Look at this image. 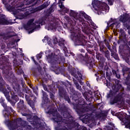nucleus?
<instances>
[{
  "label": "nucleus",
  "mask_w": 130,
  "mask_h": 130,
  "mask_svg": "<svg viewBox=\"0 0 130 130\" xmlns=\"http://www.w3.org/2000/svg\"><path fill=\"white\" fill-rule=\"evenodd\" d=\"M11 99L10 100V103L12 106H15L17 101H19V97L16 95V93L14 91L11 92Z\"/></svg>",
  "instance_id": "obj_24"
},
{
  "label": "nucleus",
  "mask_w": 130,
  "mask_h": 130,
  "mask_svg": "<svg viewBox=\"0 0 130 130\" xmlns=\"http://www.w3.org/2000/svg\"><path fill=\"white\" fill-rule=\"evenodd\" d=\"M129 71V68H125L123 69V76H124V74H125V73H126L127 72H128Z\"/></svg>",
  "instance_id": "obj_60"
},
{
  "label": "nucleus",
  "mask_w": 130,
  "mask_h": 130,
  "mask_svg": "<svg viewBox=\"0 0 130 130\" xmlns=\"http://www.w3.org/2000/svg\"><path fill=\"white\" fill-rule=\"evenodd\" d=\"M17 75H19V76H21V75H22L24 74V71L22 69H18L17 71Z\"/></svg>",
  "instance_id": "obj_50"
},
{
  "label": "nucleus",
  "mask_w": 130,
  "mask_h": 130,
  "mask_svg": "<svg viewBox=\"0 0 130 130\" xmlns=\"http://www.w3.org/2000/svg\"><path fill=\"white\" fill-rule=\"evenodd\" d=\"M122 95H123V92H120L118 94L109 98L110 105H114V104H116L118 103V102H120V101H121V99H122Z\"/></svg>",
  "instance_id": "obj_16"
},
{
  "label": "nucleus",
  "mask_w": 130,
  "mask_h": 130,
  "mask_svg": "<svg viewBox=\"0 0 130 130\" xmlns=\"http://www.w3.org/2000/svg\"><path fill=\"white\" fill-rule=\"evenodd\" d=\"M11 12H12L13 14L14 15V16H16V15L19 13V11L15 8H13Z\"/></svg>",
  "instance_id": "obj_55"
},
{
  "label": "nucleus",
  "mask_w": 130,
  "mask_h": 130,
  "mask_svg": "<svg viewBox=\"0 0 130 130\" xmlns=\"http://www.w3.org/2000/svg\"><path fill=\"white\" fill-rule=\"evenodd\" d=\"M17 107L20 110H25L26 109V106L24 105V101L20 100L19 102L17 104Z\"/></svg>",
  "instance_id": "obj_30"
},
{
  "label": "nucleus",
  "mask_w": 130,
  "mask_h": 130,
  "mask_svg": "<svg viewBox=\"0 0 130 130\" xmlns=\"http://www.w3.org/2000/svg\"><path fill=\"white\" fill-rule=\"evenodd\" d=\"M56 72L57 73V75H58V74H63V73L66 72V69H64V67H58L56 69Z\"/></svg>",
  "instance_id": "obj_36"
},
{
  "label": "nucleus",
  "mask_w": 130,
  "mask_h": 130,
  "mask_svg": "<svg viewBox=\"0 0 130 130\" xmlns=\"http://www.w3.org/2000/svg\"><path fill=\"white\" fill-rule=\"evenodd\" d=\"M62 85L66 87L69 93L70 94V98H72V101L73 102H77L79 100V98L81 97V93L75 90V88L73 87H68L69 84L67 83L66 82H62Z\"/></svg>",
  "instance_id": "obj_9"
},
{
  "label": "nucleus",
  "mask_w": 130,
  "mask_h": 130,
  "mask_svg": "<svg viewBox=\"0 0 130 130\" xmlns=\"http://www.w3.org/2000/svg\"><path fill=\"white\" fill-rule=\"evenodd\" d=\"M59 7L60 9H62V10L64 8V6L62 4V2H61V1L59 2Z\"/></svg>",
  "instance_id": "obj_61"
},
{
  "label": "nucleus",
  "mask_w": 130,
  "mask_h": 130,
  "mask_svg": "<svg viewBox=\"0 0 130 130\" xmlns=\"http://www.w3.org/2000/svg\"><path fill=\"white\" fill-rule=\"evenodd\" d=\"M68 72H69L70 74L73 76L75 79L77 80H79V78L81 79H83V75L81 74L80 71H78L77 72V70L76 68L74 67H68Z\"/></svg>",
  "instance_id": "obj_18"
},
{
  "label": "nucleus",
  "mask_w": 130,
  "mask_h": 130,
  "mask_svg": "<svg viewBox=\"0 0 130 130\" xmlns=\"http://www.w3.org/2000/svg\"><path fill=\"white\" fill-rule=\"evenodd\" d=\"M36 24H38V25H36L35 26V28L30 30L28 31V34H31V33H33L36 29H39V28H41L40 25L42 26H43V25H45V19L43 18H41L39 19V20H37L35 21Z\"/></svg>",
  "instance_id": "obj_20"
},
{
  "label": "nucleus",
  "mask_w": 130,
  "mask_h": 130,
  "mask_svg": "<svg viewBox=\"0 0 130 130\" xmlns=\"http://www.w3.org/2000/svg\"><path fill=\"white\" fill-rule=\"evenodd\" d=\"M58 43L59 46H64V41H63V40L59 41Z\"/></svg>",
  "instance_id": "obj_58"
},
{
  "label": "nucleus",
  "mask_w": 130,
  "mask_h": 130,
  "mask_svg": "<svg viewBox=\"0 0 130 130\" xmlns=\"http://www.w3.org/2000/svg\"><path fill=\"white\" fill-rule=\"evenodd\" d=\"M2 70L3 73L7 76H11L12 74H13V71H12V66L11 65L3 66Z\"/></svg>",
  "instance_id": "obj_22"
},
{
  "label": "nucleus",
  "mask_w": 130,
  "mask_h": 130,
  "mask_svg": "<svg viewBox=\"0 0 130 130\" xmlns=\"http://www.w3.org/2000/svg\"><path fill=\"white\" fill-rule=\"evenodd\" d=\"M32 91L37 96L38 95V86H36L32 87Z\"/></svg>",
  "instance_id": "obj_46"
},
{
  "label": "nucleus",
  "mask_w": 130,
  "mask_h": 130,
  "mask_svg": "<svg viewBox=\"0 0 130 130\" xmlns=\"http://www.w3.org/2000/svg\"><path fill=\"white\" fill-rule=\"evenodd\" d=\"M115 84L112 86V89H113V90L116 92H120V91H122L123 90L122 85L120 84V81L116 79L115 80Z\"/></svg>",
  "instance_id": "obj_21"
},
{
  "label": "nucleus",
  "mask_w": 130,
  "mask_h": 130,
  "mask_svg": "<svg viewBox=\"0 0 130 130\" xmlns=\"http://www.w3.org/2000/svg\"><path fill=\"white\" fill-rule=\"evenodd\" d=\"M6 8L9 12H12L13 10L15 8L10 5H8Z\"/></svg>",
  "instance_id": "obj_53"
},
{
  "label": "nucleus",
  "mask_w": 130,
  "mask_h": 130,
  "mask_svg": "<svg viewBox=\"0 0 130 130\" xmlns=\"http://www.w3.org/2000/svg\"><path fill=\"white\" fill-rule=\"evenodd\" d=\"M25 127L26 128L25 130H31L32 129V126L27 125Z\"/></svg>",
  "instance_id": "obj_64"
},
{
  "label": "nucleus",
  "mask_w": 130,
  "mask_h": 130,
  "mask_svg": "<svg viewBox=\"0 0 130 130\" xmlns=\"http://www.w3.org/2000/svg\"><path fill=\"white\" fill-rule=\"evenodd\" d=\"M48 12L49 14H51V13H53V12H54V10H53V7H50L48 9Z\"/></svg>",
  "instance_id": "obj_62"
},
{
  "label": "nucleus",
  "mask_w": 130,
  "mask_h": 130,
  "mask_svg": "<svg viewBox=\"0 0 130 130\" xmlns=\"http://www.w3.org/2000/svg\"><path fill=\"white\" fill-rule=\"evenodd\" d=\"M58 110L61 113H63V117L61 116L62 118V122L66 124H68L69 128L72 129V128H77L79 127V123L76 121L75 118L69 112L66 111L67 107L64 106V104L59 106Z\"/></svg>",
  "instance_id": "obj_1"
},
{
  "label": "nucleus",
  "mask_w": 130,
  "mask_h": 130,
  "mask_svg": "<svg viewBox=\"0 0 130 130\" xmlns=\"http://www.w3.org/2000/svg\"><path fill=\"white\" fill-rule=\"evenodd\" d=\"M93 9L97 13L98 15H104L106 12L109 11V6L107 4L103 3L98 0L92 1V4Z\"/></svg>",
  "instance_id": "obj_6"
},
{
  "label": "nucleus",
  "mask_w": 130,
  "mask_h": 130,
  "mask_svg": "<svg viewBox=\"0 0 130 130\" xmlns=\"http://www.w3.org/2000/svg\"><path fill=\"white\" fill-rule=\"evenodd\" d=\"M33 22H34V19H30L28 21L27 24L29 26H31V25H35V23H33Z\"/></svg>",
  "instance_id": "obj_51"
},
{
  "label": "nucleus",
  "mask_w": 130,
  "mask_h": 130,
  "mask_svg": "<svg viewBox=\"0 0 130 130\" xmlns=\"http://www.w3.org/2000/svg\"><path fill=\"white\" fill-rule=\"evenodd\" d=\"M114 124L112 122H109L108 125L106 126L104 128V130H114Z\"/></svg>",
  "instance_id": "obj_34"
},
{
  "label": "nucleus",
  "mask_w": 130,
  "mask_h": 130,
  "mask_svg": "<svg viewBox=\"0 0 130 130\" xmlns=\"http://www.w3.org/2000/svg\"><path fill=\"white\" fill-rule=\"evenodd\" d=\"M49 27L51 30H54L56 29V24L55 23H51Z\"/></svg>",
  "instance_id": "obj_49"
},
{
  "label": "nucleus",
  "mask_w": 130,
  "mask_h": 130,
  "mask_svg": "<svg viewBox=\"0 0 130 130\" xmlns=\"http://www.w3.org/2000/svg\"><path fill=\"white\" fill-rule=\"evenodd\" d=\"M57 88L58 89V93L60 99H62V100H65V101H67L68 103L71 104V99H70V96H69V94L63 88V86L61 85H57Z\"/></svg>",
  "instance_id": "obj_11"
},
{
  "label": "nucleus",
  "mask_w": 130,
  "mask_h": 130,
  "mask_svg": "<svg viewBox=\"0 0 130 130\" xmlns=\"http://www.w3.org/2000/svg\"><path fill=\"white\" fill-rule=\"evenodd\" d=\"M0 25H11V22L6 19V16L4 14L0 13Z\"/></svg>",
  "instance_id": "obj_26"
},
{
  "label": "nucleus",
  "mask_w": 130,
  "mask_h": 130,
  "mask_svg": "<svg viewBox=\"0 0 130 130\" xmlns=\"http://www.w3.org/2000/svg\"><path fill=\"white\" fill-rule=\"evenodd\" d=\"M21 86L19 84H17L14 87H13V89L16 92H20V89Z\"/></svg>",
  "instance_id": "obj_44"
},
{
  "label": "nucleus",
  "mask_w": 130,
  "mask_h": 130,
  "mask_svg": "<svg viewBox=\"0 0 130 130\" xmlns=\"http://www.w3.org/2000/svg\"><path fill=\"white\" fill-rule=\"evenodd\" d=\"M25 98L28 105L32 108V110H35V101H36V96L31 93L30 95L25 94Z\"/></svg>",
  "instance_id": "obj_13"
},
{
  "label": "nucleus",
  "mask_w": 130,
  "mask_h": 130,
  "mask_svg": "<svg viewBox=\"0 0 130 130\" xmlns=\"http://www.w3.org/2000/svg\"><path fill=\"white\" fill-rule=\"evenodd\" d=\"M90 120V116L89 115H85L84 117L82 119V122L84 123H87L88 121Z\"/></svg>",
  "instance_id": "obj_42"
},
{
  "label": "nucleus",
  "mask_w": 130,
  "mask_h": 130,
  "mask_svg": "<svg viewBox=\"0 0 130 130\" xmlns=\"http://www.w3.org/2000/svg\"><path fill=\"white\" fill-rule=\"evenodd\" d=\"M99 60L100 63H101L102 66H103V64H104V63L105 62L106 59H105V58H104V57L102 56V57H101L100 59Z\"/></svg>",
  "instance_id": "obj_47"
},
{
  "label": "nucleus",
  "mask_w": 130,
  "mask_h": 130,
  "mask_svg": "<svg viewBox=\"0 0 130 130\" xmlns=\"http://www.w3.org/2000/svg\"><path fill=\"white\" fill-rule=\"evenodd\" d=\"M49 6L48 4V2H46L44 3V4L37 8L35 9V12H39V11H42L43 9H45V8H47V6Z\"/></svg>",
  "instance_id": "obj_29"
},
{
  "label": "nucleus",
  "mask_w": 130,
  "mask_h": 130,
  "mask_svg": "<svg viewBox=\"0 0 130 130\" xmlns=\"http://www.w3.org/2000/svg\"><path fill=\"white\" fill-rule=\"evenodd\" d=\"M19 123H20V125L23 126V127H25V126L28 124V122L22 120V118L19 119Z\"/></svg>",
  "instance_id": "obj_39"
},
{
  "label": "nucleus",
  "mask_w": 130,
  "mask_h": 130,
  "mask_svg": "<svg viewBox=\"0 0 130 130\" xmlns=\"http://www.w3.org/2000/svg\"><path fill=\"white\" fill-rule=\"evenodd\" d=\"M79 16L81 19H83V20L80 21L78 26H80V27H81L82 29H87L88 25L87 24H85V19L87 20V21H90V20H91V17L87 15L84 11H80Z\"/></svg>",
  "instance_id": "obj_12"
},
{
  "label": "nucleus",
  "mask_w": 130,
  "mask_h": 130,
  "mask_svg": "<svg viewBox=\"0 0 130 130\" xmlns=\"http://www.w3.org/2000/svg\"><path fill=\"white\" fill-rule=\"evenodd\" d=\"M95 56H96V59H98L99 60L100 58L102 57V55L100 54H96Z\"/></svg>",
  "instance_id": "obj_63"
},
{
  "label": "nucleus",
  "mask_w": 130,
  "mask_h": 130,
  "mask_svg": "<svg viewBox=\"0 0 130 130\" xmlns=\"http://www.w3.org/2000/svg\"><path fill=\"white\" fill-rule=\"evenodd\" d=\"M118 118L122 121V125H125L126 128L130 129V115L126 116L124 118L122 115L119 116Z\"/></svg>",
  "instance_id": "obj_19"
},
{
  "label": "nucleus",
  "mask_w": 130,
  "mask_h": 130,
  "mask_svg": "<svg viewBox=\"0 0 130 130\" xmlns=\"http://www.w3.org/2000/svg\"><path fill=\"white\" fill-rule=\"evenodd\" d=\"M23 91L24 92V93H26V94H28L27 95H30V94H32V92L31 91V89H29L28 88V87H23Z\"/></svg>",
  "instance_id": "obj_40"
},
{
  "label": "nucleus",
  "mask_w": 130,
  "mask_h": 130,
  "mask_svg": "<svg viewBox=\"0 0 130 130\" xmlns=\"http://www.w3.org/2000/svg\"><path fill=\"white\" fill-rule=\"evenodd\" d=\"M124 26L125 28H126L127 30H130V24L129 23L126 22L124 24Z\"/></svg>",
  "instance_id": "obj_54"
},
{
  "label": "nucleus",
  "mask_w": 130,
  "mask_h": 130,
  "mask_svg": "<svg viewBox=\"0 0 130 130\" xmlns=\"http://www.w3.org/2000/svg\"><path fill=\"white\" fill-rule=\"evenodd\" d=\"M74 84L76 87V89H77V90H79V91L82 92V90H83L82 89V86L80 85L79 83H78V81H75Z\"/></svg>",
  "instance_id": "obj_43"
},
{
  "label": "nucleus",
  "mask_w": 130,
  "mask_h": 130,
  "mask_svg": "<svg viewBox=\"0 0 130 130\" xmlns=\"http://www.w3.org/2000/svg\"><path fill=\"white\" fill-rule=\"evenodd\" d=\"M46 56L49 63H52V61L54 60L56 63L60 64L63 63V61H64V58L61 57H59L55 53H51V54H48Z\"/></svg>",
  "instance_id": "obj_10"
},
{
  "label": "nucleus",
  "mask_w": 130,
  "mask_h": 130,
  "mask_svg": "<svg viewBox=\"0 0 130 130\" xmlns=\"http://www.w3.org/2000/svg\"><path fill=\"white\" fill-rule=\"evenodd\" d=\"M128 75H127V77H126L125 79V85H127V86H128L127 87V89H129L130 91V75H129V72H128Z\"/></svg>",
  "instance_id": "obj_33"
},
{
  "label": "nucleus",
  "mask_w": 130,
  "mask_h": 130,
  "mask_svg": "<svg viewBox=\"0 0 130 130\" xmlns=\"http://www.w3.org/2000/svg\"><path fill=\"white\" fill-rule=\"evenodd\" d=\"M2 61H4L3 62L4 63H7L9 61V59L7 58L6 57H3Z\"/></svg>",
  "instance_id": "obj_56"
},
{
  "label": "nucleus",
  "mask_w": 130,
  "mask_h": 130,
  "mask_svg": "<svg viewBox=\"0 0 130 130\" xmlns=\"http://www.w3.org/2000/svg\"><path fill=\"white\" fill-rule=\"evenodd\" d=\"M107 29L111 27L112 29H118L120 27V23L117 18H110V20L107 23Z\"/></svg>",
  "instance_id": "obj_14"
},
{
  "label": "nucleus",
  "mask_w": 130,
  "mask_h": 130,
  "mask_svg": "<svg viewBox=\"0 0 130 130\" xmlns=\"http://www.w3.org/2000/svg\"><path fill=\"white\" fill-rule=\"evenodd\" d=\"M50 101L48 99V98H43V101H42V104H45L46 105V104H48L49 103Z\"/></svg>",
  "instance_id": "obj_45"
},
{
  "label": "nucleus",
  "mask_w": 130,
  "mask_h": 130,
  "mask_svg": "<svg viewBox=\"0 0 130 130\" xmlns=\"http://www.w3.org/2000/svg\"><path fill=\"white\" fill-rule=\"evenodd\" d=\"M112 72L113 75H114V76H115L116 78L118 79H120V74H119V71H118V69H117V70L112 69Z\"/></svg>",
  "instance_id": "obj_35"
},
{
  "label": "nucleus",
  "mask_w": 130,
  "mask_h": 130,
  "mask_svg": "<svg viewBox=\"0 0 130 130\" xmlns=\"http://www.w3.org/2000/svg\"><path fill=\"white\" fill-rule=\"evenodd\" d=\"M70 16L72 17L68 19V26H70L71 29H75V26L76 25H79L80 21H83V18L80 17V13H78L75 11L71 10Z\"/></svg>",
  "instance_id": "obj_7"
},
{
  "label": "nucleus",
  "mask_w": 130,
  "mask_h": 130,
  "mask_svg": "<svg viewBox=\"0 0 130 130\" xmlns=\"http://www.w3.org/2000/svg\"><path fill=\"white\" fill-rule=\"evenodd\" d=\"M105 71H106V77L107 79L108 84L109 82H111V76H112V72H111V70L108 67V66H106L105 67Z\"/></svg>",
  "instance_id": "obj_25"
},
{
  "label": "nucleus",
  "mask_w": 130,
  "mask_h": 130,
  "mask_svg": "<svg viewBox=\"0 0 130 130\" xmlns=\"http://www.w3.org/2000/svg\"><path fill=\"white\" fill-rule=\"evenodd\" d=\"M96 81H102L104 84H108V81L105 77V73L102 72V74H100L98 77H96Z\"/></svg>",
  "instance_id": "obj_27"
},
{
  "label": "nucleus",
  "mask_w": 130,
  "mask_h": 130,
  "mask_svg": "<svg viewBox=\"0 0 130 130\" xmlns=\"http://www.w3.org/2000/svg\"><path fill=\"white\" fill-rule=\"evenodd\" d=\"M106 46H107L108 49H109V50H110V51H111V53H112V52H113L114 51H113V50H112V49H111V46L109 45V43H108L107 44H106Z\"/></svg>",
  "instance_id": "obj_57"
},
{
  "label": "nucleus",
  "mask_w": 130,
  "mask_h": 130,
  "mask_svg": "<svg viewBox=\"0 0 130 130\" xmlns=\"http://www.w3.org/2000/svg\"><path fill=\"white\" fill-rule=\"evenodd\" d=\"M120 22L122 23H126L127 21H130V16L129 14H125V15H121L119 17Z\"/></svg>",
  "instance_id": "obj_28"
},
{
  "label": "nucleus",
  "mask_w": 130,
  "mask_h": 130,
  "mask_svg": "<svg viewBox=\"0 0 130 130\" xmlns=\"http://www.w3.org/2000/svg\"><path fill=\"white\" fill-rule=\"evenodd\" d=\"M118 44H120L119 48H126L130 44V40L126 38L125 31L122 28L119 30V40L117 41Z\"/></svg>",
  "instance_id": "obj_8"
},
{
  "label": "nucleus",
  "mask_w": 130,
  "mask_h": 130,
  "mask_svg": "<svg viewBox=\"0 0 130 130\" xmlns=\"http://www.w3.org/2000/svg\"><path fill=\"white\" fill-rule=\"evenodd\" d=\"M105 52V56L107 58V59H109L110 58V54L109 53V51L107 50Z\"/></svg>",
  "instance_id": "obj_48"
},
{
  "label": "nucleus",
  "mask_w": 130,
  "mask_h": 130,
  "mask_svg": "<svg viewBox=\"0 0 130 130\" xmlns=\"http://www.w3.org/2000/svg\"><path fill=\"white\" fill-rule=\"evenodd\" d=\"M47 113L48 114H52L53 116V117L52 118V120L53 121L54 123H57V126L55 127L56 130H70V129H73V128H77V129H79V126H80V125L78 126L77 128H72L70 129L69 128V124H67L68 127H67L66 126H64L63 127H60L61 125V123L63 122L62 121V117H61V116H60V114H59V113L57 112V111H54L53 110H49Z\"/></svg>",
  "instance_id": "obj_4"
},
{
  "label": "nucleus",
  "mask_w": 130,
  "mask_h": 130,
  "mask_svg": "<svg viewBox=\"0 0 130 130\" xmlns=\"http://www.w3.org/2000/svg\"><path fill=\"white\" fill-rule=\"evenodd\" d=\"M30 26L27 24L24 25V28L25 30H26L27 31H29V30H30L31 28H30Z\"/></svg>",
  "instance_id": "obj_59"
},
{
  "label": "nucleus",
  "mask_w": 130,
  "mask_h": 130,
  "mask_svg": "<svg viewBox=\"0 0 130 130\" xmlns=\"http://www.w3.org/2000/svg\"><path fill=\"white\" fill-rule=\"evenodd\" d=\"M1 104L4 108V110H3L4 117L6 119L8 118L9 119L10 118V116H11V113L14 112V110L11 107H7L6 103H3Z\"/></svg>",
  "instance_id": "obj_15"
},
{
  "label": "nucleus",
  "mask_w": 130,
  "mask_h": 130,
  "mask_svg": "<svg viewBox=\"0 0 130 130\" xmlns=\"http://www.w3.org/2000/svg\"><path fill=\"white\" fill-rule=\"evenodd\" d=\"M71 38L73 41L74 42L75 46L79 45H82L85 46L86 45L89 48H93L95 51H97V48L98 46H97V43H95L94 45H91L90 44H87V41L85 40V36L80 34H72L71 36Z\"/></svg>",
  "instance_id": "obj_3"
},
{
  "label": "nucleus",
  "mask_w": 130,
  "mask_h": 130,
  "mask_svg": "<svg viewBox=\"0 0 130 130\" xmlns=\"http://www.w3.org/2000/svg\"><path fill=\"white\" fill-rule=\"evenodd\" d=\"M111 56H112V57H113L115 59H116L117 60L119 59V57H118V54L114 52V51L112 52Z\"/></svg>",
  "instance_id": "obj_41"
},
{
  "label": "nucleus",
  "mask_w": 130,
  "mask_h": 130,
  "mask_svg": "<svg viewBox=\"0 0 130 130\" xmlns=\"http://www.w3.org/2000/svg\"><path fill=\"white\" fill-rule=\"evenodd\" d=\"M119 54L121 55L122 58L125 60L127 63L130 64V53H127V52H124L123 51L120 52L119 50Z\"/></svg>",
  "instance_id": "obj_23"
},
{
  "label": "nucleus",
  "mask_w": 130,
  "mask_h": 130,
  "mask_svg": "<svg viewBox=\"0 0 130 130\" xmlns=\"http://www.w3.org/2000/svg\"><path fill=\"white\" fill-rule=\"evenodd\" d=\"M49 92L50 99H51V100H52L53 101H54V99H55L54 94H55V93L54 92V90H53V88L51 89L50 91H49Z\"/></svg>",
  "instance_id": "obj_38"
},
{
  "label": "nucleus",
  "mask_w": 130,
  "mask_h": 130,
  "mask_svg": "<svg viewBox=\"0 0 130 130\" xmlns=\"http://www.w3.org/2000/svg\"><path fill=\"white\" fill-rule=\"evenodd\" d=\"M99 47H100V50L101 51V52H105L107 50V49L106 48V47H105V45L102 43L99 44Z\"/></svg>",
  "instance_id": "obj_37"
},
{
  "label": "nucleus",
  "mask_w": 130,
  "mask_h": 130,
  "mask_svg": "<svg viewBox=\"0 0 130 130\" xmlns=\"http://www.w3.org/2000/svg\"><path fill=\"white\" fill-rule=\"evenodd\" d=\"M42 54H43V53H42V52H41L40 53L37 54L36 55V57H37V60H39L40 59V58H41L42 57Z\"/></svg>",
  "instance_id": "obj_52"
},
{
  "label": "nucleus",
  "mask_w": 130,
  "mask_h": 130,
  "mask_svg": "<svg viewBox=\"0 0 130 130\" xmlns=\"http://www.w3.org/2000/svg\"><path fill=\"white\" fill-rule=\"evenodd\" d=\"M78 104L80 105V107L76 108V112L80 117H83L85 115L89 114V113L87 112H90L92 114V113H94L96 111V107L93 105L85 107L84 100H82L81 102L79 101Z\"/></svg>",
  "instance_id": "obj_5"
},
{
  "label": "nucleus",
  "mask_w": 130,
  "mask_h": 130,
  "mask_svg": "<svg viewBox=\"0 0 130 130\" xmlns=\"http://www.w3.org/2000/svg\"><path fill=\"white\" fill-rule=\"evenodd\" d=\"M4 85H5V80H4L3 77L0 75V91H3L7 100L10 102V100H11L10 98V92L7 89L4 88Z\"/></svg>",
  "instance_id": "obj_17"
},
{
  "label": "nucleus",
  "mask_w": 130,
  "mask_h": 130,
  "mask_svg": "<svg viewBox=\"0 0 130 130\" xmlns=\"http://www.w3.org/2000/svg\"><path fill=\"white\" fill-rule=\"evenodd\" d=\"M87 51L89 54H91L92 56H89L87 53H85V56H83L82 54H79L77 55L75 60H78L81 62H84L86 66L88 67L89 70L93 69L94 66H95V61L94 57H95V52L94 50H91L90 49H87Z\"/></svg>",
  "instance_id": "obj_2"
},
{
  "label": "nucleus",
  "mask_w": 130,
  "mask_h": 130,
  "mask_svg": "<svg viewBox=\"0 0 130 130\" xmlns=\"http://www.w3.org/2000/svg\"><path fill=\"white\" fill-rule=\"evenodd\" d=\"M82 95L86 100V101H90V100L92 98V94L91 93H88L87 92L82 93Z\"/></svg>",
  "instance_id": "obj_31"
},
{
  "label": "nucleus",
  "mask_w": 130,
  "mask_h": 130,
  "mask_svg": "<svg viewBox=\"0 0 130 130\" xmlns=\"http://www.w3.org/2000/svg\"><path fill=\"white\" fill-rule=\"evenodd\" d=\"M113 90H111L109 91V93H108L107 95V98L109 99L112 96H114L115 95V94H116V93H118V92H121V91H116L115 90H114L113 89H112Z\"/></svg>",
  "instance_id": "obj_32"
}]
</instances>
